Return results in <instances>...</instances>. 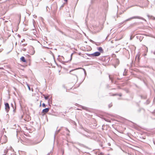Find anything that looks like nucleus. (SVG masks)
<instances>
[{
	"label": "nucleus",
	"instance_id": "nucleus-12",
	"mask_svg": "<svg viewBox=\"0 0 155 155\" xmlns=\"http://www.w3.org/2000/svg\"><path fill=\"white\" fill-rule=\"evenodd\" d=\"M109 78L111 80L112 82L113 83V78L112 77V76H111L110 75H109Z\"/></svg>",
	"mask_w": 155,
	"mask_h": 155
},
{
	"label": "nucleus",
	"instance_id": "nucleus-5",
	"mask_svg": "<svg viewBox=\"0 0 155 155\" xmlns=\"http://www.w3.org/2000/svg\"><path fill=\"white\" fill-rule=\"evenodd\" d=\"M8 151L7 149H6L4 150H2L1 152V153L2 155H5Z\"/></svg>",
	"mask_w": 155,
	"mask_h": 155
},
{
	"label": "nucleus",
	"instance_id": "nucleus-6",
	"mask_svg": "<svg viewBox=\"0 0 155 155\" xmlns=\"http://www.w3.org/2000/svg\"><path fill=\"white\" fill-rule=\"evenodd\" d=\"M101 54V53L100 52L98 51L96 52L93 54H91V55L94 56H99Z\"/></svg>",
	"mask_w": 155,
	"mask_h": 155
},
{
	"label": "nucleus",
	"instance_id": "nucleus-27",
	"mask_svg": "<svg viewBox=\"0 0 155 155\" xmlns=\"http://www.w3.org/2000/svg\"><path fill=\"white\" fill-rule=\"evenodd\" d=\"M100 154L101 155H103V153H100Z\"/></svg>",
	"mask_w": 155,
	"mask_h": 155
},
{
	"label": "nucleus",
	"instance_id": "nucleus-31",
	"mask_svg": "<svg viewBox=\"0 0 155 155\" xmlns=\"http://www.w3.org/2000/svg\"><path fill=\"white\" fill-rule=\"evenodd\" d=\"M25 44H23V45L24 46H25Z\"/></svg>",
	"mask_w": 155,
	"mask_h": 155
},
{
	"label": "nucleus",
	"instance_id": "nucleus-24",
	"mask_svg": "<svg viewBox=\"0 0 155 155\" xmlns=\"http://www.w3.org/2000/svg\"><path fill=\"white\" fill-rule=\"evenodd\" d=\"M22 50L24 51H25L26 50V49L23 48H22Z\"/></svg>",
	"mask_w": 155,
	"mask_h": 155
},
{
	"label": "nucleus",
	"instance_id": "nucleus-30",
	"mask_svg": "<svg viewBox=\"0 0 155 155\" xmlns=\"http://www.w3.org/2000/svg\"><path fill=\"white\" fill-rule=\"evenodd\" d=\"M153 19H155V18L154 17H153Z\"/></svg>",
	"mask_w": 155,
	"mask_h": 155
},
{
	"label": "nucleus",
	"instance_id": "nucleus-23",
	"mask_svg": "<svg viewBox=\"0 0 155 155\" xmlns=\"http://www.w3.org/2000/svg\"><path fill=\"white\" fill-rule=\"evenodd\" d=\"M77 69H74V70H72L70 72V73L71 74H72L71 73L72 71H73L74 70H77Z\"/></svg>",
	"mask_w": 155,
	"mask_h": 155
},
{
	"label": "nucleus",
	"instance_id": "nucleus-20",
	"mask_svg": "<svg viewBox=\"0 0 155 155\" xmlns=\"http://www.w3.org/2000/svg\"><path fill=\"white\" fill-rule=\"evenodd\" d=\"M27 85L28 87V89L29 90V91H30L31 90V88H30V86L28 84H27Z\"/></svg>",
	"mask_w": 155,
	"mask_h": 155
},
{
	"label": "nucleus",
	"instance_id": "nucleus-18",
	"mask_svg": "<svg viewBox=\"0 0 155 155\" xmlns=\"http://www.w3.org/2000/svg\"><path fill=\"white\" fill-rule=\"evenodd\" d=\"M112 106V104H110L108 105V107L109 108H110V107H111Z\"/></svg>",
	"mask_w": 155,
	"mask_h": 155
},
{
	"label": "nucleus",
	"instance_id": "nucleus-25",
	"mask_svg": "<svg viewBox=\"0 0 155 155\" xmlns=\"http://www.w3.org/2000/svg\"><path fill=\"white\" fill-rule=\"evenodd\" d=\"M66 130L67 131H68L69 132H70L69 130H68V129L67 128H66Z\"/></svg>",
	"mask_w": 155,
	"mask_h": 155
},
{
	"label": "nucleus",
	"instance_id": "nucleus-29",
	"mask_svg": "<svg viewBox=\"0 0 155 155\" xmlns=\"http://www.w3.org/2000/svg\"><path fill=\"white\" fill-rule=\"evenodd\" d=\"M64 0V1L65 2H67V0Z\"/></svg>",
	"mask_w": 155,
	"mask_h": 155
},
{
	"label": "nucleus",
	"instance_id": "nucleus-9",
	"mask_svg": "<svg viewBox=\"0 0 155 155\" xmlns=\"http://www.w3.org/2000/svg\"><path fill=\"white\" fill-rule=\"evenodd\" d=\"M20 60L21 61L24 62H26V61L24 57L22 56L20 58Z\"/></svg>",
	"mask_w": 155,
	"mask_h": 155
},
{
	"label": "nucleus",
	"instance_id": "nucleus-4",
	"mask_svg": "<svg viewBox=\"0 0 155 155\" xmlns=\"http://www.w3.org/2000/svg\"><path fill=\"white\" fill-rule=\"evenodd\" d=\"M5 111L7 113L8 112L10 109V107L9 104L8 103H5Z\"/></svg>",
	"mask_w": 155,
	"mask_h": 155
},
{
	"label": "nucleus",
	"instance_id": "nucleus-7",
	"mask_svg": "<svg viewBox=\"0 0 155 155\" xmlns=\"http://www.w3.org/2000/svg\"><path fill=\"white\" fill-rule=\"evenodd\" d=\"M49 110V108H46L43 110L42 112L43 113H46L48 112Z\"/></svg>",
	"mask_w": 155,
	"mask_h": 155
},
{
	"label": "nucleus",
	"instance_id": "nucleus-32",
	"mask_svg": "<svg viewBox=\"0 0 155 155\" xmlns=\"http://www.w3.org/2000/svg\"><path fill=\"white\" fill-rule=\"evenodd\" d=\"M147 16L148 17V18H149V15H147Z\"/></svg>",
	"mask_w": 155,
	"mask_h": 155
},
{
	"label": "nucleus",
	"instance_id": "nucleus-17",
	"mask_svg": "<svg viewBox=\"0 0 155 155\" xmlns=\"http://www.w3.org/2000/svg\"><path fill=\"white\" fill-rule=\"evenodd\" d=\"M46 9L47 11H49L48 9L50 10V9L48 6L46 7Z\"/></svg>",
	"mask_w": 155,
	"mask_h": 155
},
{
	"label": "nucleus",
	"instance_id": "nucleus-33",
	"mask_svg": "<svg viewBox=\"0 0 155 155\" xmlns=\"http://www.w3.org/2000/svg\"><path fill=\"white\" fill-rule=\"evenodd\" d=\"M72 54H71V57L72 55Z\"/></svg>",
	"mask_w": 155,
	"mask_h": 155
},
{
	"label": "nucleus",
	"instance_id": "nucleus-22",
	"mask_svg": "<svg viewBox=\"0 0 155 155\" xmlns=\"http://www.w3.org/2000/svg\"><path fill=\"white\" fill-rule=\"evenodd\" d=\"M134 36H131L130 37V40H132V39L134 38Z\"/></svg>",
	"mask_w": 155,
	"mask_h": 155
},
{
	"label": "nucleus",
	"instance_id": "nucleus-26",
	"mask_svg": "<svg viewBox=\"0 0 155 155\" xmlns=\"http://www.w3.org/2000/svg\"><path fill=\"white\" fill-rule=\"evenodd\" d=\"M3 137H5V138H6V137L5 135H4Z\"/></svg>",
	"mask_w": 155,
	"mask_h": 155
},
{
	"label": "nucleus",
	"instance_id": "nucleus-1",
	"mask_svg": "<svg viewBox=\"0 0 155 155\" xmlns=\"http://www.w3.org/2000/svg\"><path fill=\"white\" fill-rule=\"evenodd\" d=\"M141 19L143 20H144L145 21H146V20L142 17H141L139 16H133L132 17H131L130 18H129L125 20L123 22L118 24V27H119L121 25H122L123 23H124V22H126V21H129L131 19Z\"/></svg>",
	"mask_w": 155,
	"mask_h": 155
},
{
	"label": "nucleus",
	"instance_id": "nucleus-21",
	"mask_svg": "<svg viewBox=\"0 0 155 155\" xmlns=\"http://www.w3.org/2000/svg\"><path fill=\"white\" fill-rule=\"evenodd\" d=\"M11 106H12V107H13V111H15V109H14L13 105L12 104H11Z\"/></svg>",
	"mask_w": 155,
	"mask_h": 155
},
{
	"label": "nucleus",
	"instance_id": "nucleus-15",
	"mask_svg": "<svg viewBox=\"0 0 155 155\" xmlns=\"http://www.w3.org/2000/svg\"><path fill=\"white\" fill-rule=\"evenodd\" d=\"M82 108L84 110H86L87 109L86 107L84 106H82Z\"/></svg>",
	"mask_w": 155,
	"mask_h": 155
},
{
	"label": "nucleus",
	"instance_id": "nucleus-10",
	"mask_svg": "<svg viewBox=\"0 0 155 155\" xmlns=\"http://www.w3.org/2000/svg\"><path fill=\"white\" fill-rule=\"evenodd\" d=\"M17 17L19 19V20L20 21V20H21V14H18L17 15Z\"/></svg>",
	"mask_w": 155,
	"mask_h": 155
},
{
	"label": "nucleus",
	"instance_id": "nucleus-28",
	"mask_svg": "<svg viewBox=\"0 0 155 155\" xmlns=\"http://www.w3.org/2000/svg\"><path fill=\"white\" fill-rule=\"evenodd\" d=\"M84 73H86V71H85V70L84 69Z\"/></svg>",
	"mask_w": 155,
	"mask_h": 155
},
{
	"label": "nucleus",
	"instance_id": "nucleus-2",
	"mask_svg": "<svg viewBox=\"0 0 155 155\" xmlns=\"http://www.w3.org/2000/svg\"><path fill=\"white\" fill-rule=\"evenodd\" d=\"M141 19L143 20H144L145 21H146V20L142 17H141L139 16H133L132 17H131L130 18H129L125 20L123 22L118 24V27H119L121 25H122L123 23H124V22H126V21H129L131 19Z\"/></svg>",
	"mask_w": 155,
	"mask_h": 155
},
{
	"label": "nucleus",
	"instance_id": "nucleus-34",
	"mask_svg": "<svg viewBox=\"0 0 155 155\" xmlns=\"http://www.w3.org/2000/svg\"><path fill=\"white\" fill-rule=\"evenodd\" d=\"M55 136L54 135V139H55Z\"/></svg>",
	"mask_w": 155,
	"mask_h": 155
},
{
	"label": "nucleus",
	"instance_id": "nucleus-13",
	"mask_svg": "<svg viewBox=\"0 0 155 155\" xmlns=\"http://www.w3.org/2000/svg\"><path fill=\"white\" fill-rule=\"evenodd\" d=\"M119 95V96L120 97L122 96V94H121L120 93V94H113V96H115V95Z\"/></svg>",
	"mask_w": 155,
	"mask_h": 155
},
{
	"label": "nucleus",
	"instance_id": "nucleus-8",
	"mask_svg": "<svg viewBox=\"0 0 155 155\" xmlns=\"http://www.w3.org/2000/svg\"><path fill=\"white\" fill-rule=\"evenodd\" d=\"M97 49L99 51V52H100V53H103L104 52V51H103L102 47H98V48H97Z\"/></svg>",
	"mask_w": 155,
	"mask_h": 155
},
{
	"label": "nucleus",
	"instance_id": "nucleus-19",
	"mask_svg": "<svg viewBox=\"0 0 155 155\" xmlns=\"http://www.w3.org/2000/svg\"><path fill=\"white\" fill-rule=\"evenodd\" d=\"M42 106L43 107H46V105L45 104H44V103H43L42 104Z\"/></svg>",
	"mask_w": 155,
	"mask_h": 155
},
{
	"label": "nucleus",
	"instance_id": "nucleus-16",
	"mask_svg": "<svg viewBox=\"0 0 155 155\" xmlns=\"http://www.w3.org/2000/svg\"><path fill=\"white\" fill-rule=\"evenodd\" d=\"M90 41H91V42H92V43H93L95 44L96 45H97V44H96V42H94V41H92V40H90Z\"/></svg>",
	"mask_w": 155,
	"mask_h": 155
},
{
	"label": "nucleus",
	"instance_id": "nucleus-3",
	"mask_svg": "<svg viewBox=\"0 0 155 155\" xmlns=\"http://www.w3.org/2000/svg\"><path fill=\"white\" fill-rule=\"evenodd\" d=\"M141 19L143 20H144L145 21H146V20L142 17H141L139 16H133L132 17H131L130 18H129L125 20L123 22L118 24V27H119L121 25H122L123 23H124V22H126V21H129L131 19Z\"/></svg>",
	"mask_w": 155,
	"mask_h": 155
},
{
	"label": "nucleus",
	"instance_id": "nucleus-35",
	"mask_svg": "<svg viewBox=\"0 0 155 155\" xmlns=\"http://www.w3.org/2000/svg\"><path fill=\"white\" fill-rule=\"evenodd\" d=\"M108 155H110V154H108Z\"/></svg>",
	"mask_w": 155,
	"mask_h": 155
},
{
	"label": "nucleus",
	"instance_id": "nucleus-11",
	"mask_svg": "<svg viewBox=\"0 0 155 155\" xmlns=\"http://www.w3.org/2000/svg\"><path fill=\"white\" fill-rule=\"evenodd\" d=\"M43 95L44 96L45 100H47L48 99L49 97L48 96H45L44 94H43Z\"/></svg>",
	"mask_w": 155,
	"mask_h": 155
},
{
	"label": "nucleus",
	"instance_id": "nucleus-14",
	"mask_svg": "<svg viewBox=\"0 0 155 155\" xmlns=\"http://www.w3.org/2000/svg\"><path fill=\"white\" fill-rule=\"evenodd\" d=\"M141 97L142 98L145 99L147 98V96H141Z\"/></svg>",
	"mask_w": 155,
	"mask_h": 155
}]
</instances>
